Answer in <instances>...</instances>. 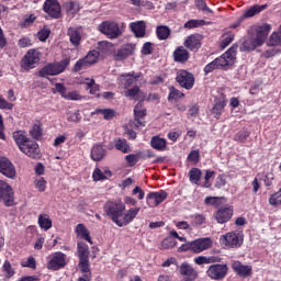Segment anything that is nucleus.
<instances>
[{"label":"nucleus","mask_w":281,"mask_h":281,"mask_svg":"<svg viewBox=\"0 0 281 281\" xmlns=\"http://www.w3.org/2000/svg\"><path fill=\"white\" fill-rule=\"evenodd\" d=\"M150 146L155 150H165L166 149V138L159 136H154L150 140Z\"/></svg>","instance_id":"473e14b6"},{"label":"nucleus","mask_w":281,"mask_h":281,"mask_svg":"<svg viewBox=\"0 0 281 281\" xmlns=\"http://www.w3.org/2000/svg\"><path fill=\"white\" fill-rule=\"evenodd\" d=\"M142 78V74H135V71L131 74L121 75L119 77V83L124 87V89H131L133 85H136L137 80Z\"/></svg>","instance_id":"dca6fc26"},{"label":"nucleus","mask_w":281,"mask_h":281,"mask_svg":"<svg viewBox=\"0 0 281 281\" xmlns=\"http://www.w3.org/2000/svg\"><path fill=\"white\" fill-rule=\"evenodd\" d=\"M249 135H250L249 131L244 128L235 134L234 139L235 142L244 143V142H247V138L249 137Z\"/></svg>","instance_id":"49530a36"},{"label":"nucleus","mask_w":281,"mask_h":281,"mask_svg":"<svg viewBox=\"0 0 281 281\" xmlns=\"http://www.w3.org/2000/svg\"><path fill=\"white\" fill-rule=\"evenodd\" d=\"M192 218V224L195 225L196 227L203 225L205 223V217L201 214H195L191 216Z\"/></svg>","instance_id":"052dcab7"},{"label":"nucleus","mask_w":281,"mask_h":281,"mask_svg":"<svg viewBox=\"0 0 281 281\" xmlns=\"http://www.w3.org/2000/svg\"><path fill=\"white\" fill-rule=\"evenodd\" d=\"M176 81L182 89L190 91L194 87V75L187 70H178L176 76Z\"/></svg>","instance_id":"1a4fd4ad"},{"label":"nucleus","mask_w":281,"mask_h":281,"mask_svg":"<svg viewBox=\"0 0 281 281\" xmlns=\"http://www.w3.org/2000/svg\"><path fill=\"white\" fill-rule=\"evenodd\" d=\"M40 60H41V57L38 56V53L34 49H31L24 56L22 60V67L23 69H26L27 71H30V69H34L36 67V64L40 63Z\"/></svg>","instance_id":"9b49d317"},{"label":"nucleus","mask_w":281,"mask_h":281,"mask_svg":"<svg viewBox=\"0 0 281 281\" xmlns=\"http://www.w3.org/2000/svg\"><path fill=\"white\" fill-rule=\"evenodd\" d=\"M64 99L78 101V100H82V97L79 93H77L76 91H71V92H66Z\"/></svg>","instance_id":"69168bd1"},{"label":"nucleus","mask_w":281,"mask_h":281,"mask_svg":"<svg viewBox=\"0 0 281 281\" xmlns=\"http://www.w3.org/2000/svg\"><path fill=\"white\" fill-rule=\"evenodd\" d=\"M233 216H234V207L231 205H225L220 207L215 213V221H217V223L223 225L224 223H227L228 221H231Z\"/></svg>","instance_id":"ddd939ff"},{"label":"nucleus","mask_w":281,"mask_h":281,"mask_svg":"<svg viewBox=\"0 0 281 281\" xmlns=\"http://www.w3.org/2000/svg\"><path fill=\"white\" fill-rule=\"evenodd\" d=\"M175 245H177V243L175 241V239H172V237H167L162 240L164 249H172Z\"/></svg>","instance_id":"338daca9"},{"label":"nucleus","mask_w":281,"mask_h":281,"mask_svg":"<svg viewBox=\"0 0 281 281\" xmlns=\"http://www.w3.org/2000/svg\"><path fill=\"white\" fill-rule=\"evenodd\" d=\"M44 12L50 15L52 19L60 18V3L57 0H46L44 2Z\"/></svg>","instance_id":"2eb2a0df"},{"label":"nucleus","mask_w":281,"mask_h":281,"mask_svg":"<svg viewBox=\"0 0 281 281\" xmlns=\"http://www.w3.org/2000/svg\"><path fill=\"white\" fill-rule=\"evenodd\" d=\"M183 45L187 49H190V52H196L201 49V37L199 35H190L187 41H184Z\"/></svg>","instance_id":"5701e85b"},{"label":"nucleus","mask_w":281,"mask_h":281,"mask_svg":"<svg viewBox=\"0 0 281 281\" xmlns=\"http://www.w3.org/2000/svg\"><path fill=\"white\" fill-rule=\"evenodd\" d=\"M30 135L31 137H33V139H41L43 135V130L41 128V125L38 124L33 125L32 128L30 130Z\"/></svg>","instance_id":"a18cd8bd"},{"label":"nucleus","mask_w":281,"mask_h":281,"mask_svg":"<svg viewBox=\"0 0 281 281\" xmlns=\"http://www.w3.org/2000/svg\"><path fill=\"white\" fill-rule=\"evenodd\" d=\"M67 120L68 122H80V120H82V116H80V111L68 112Z\"/></svg>","instance_id":"4d7b16f0"},{"label":"nucleus","mask_w":281,"mask_h":281,"mask_svg":"<svg viewBox=\"0 0 281 281\" xmlns=\"http://www.w3.org/2000/svg\"><path fill=\"white\" fill-rule=\"evenodd\" d=\"M90 155L93 161H102L106 155V149L102 145H94Z\"/></svg>","instance_id":"bb28decb"},{"label":"nucleus","mask_w":281,"mask_h":281,"mask_svg":"<svg viewBox=\"0 0 281 281\" xmlns=\"http://www.w3.org/2000/svg\"><path fill=\"white\" fill-rule=\"evenodd\" d=\"M168 199V192L160 190L157 192H149L147 194L146 201L149 207H157L160 203H164Z\"/></svg>","instance_id":"9d476101"},{"label":"nucleus","mask_w":281,"mask_h":281,"mask_svg":"<svg viewBox=\"0 0 281 281\" xmlns=\"http://www.w3.org/2000/svg\"><path fill=\"white\" fill-rule=\"evenodd\" d=\"M234 42V34L229 33V34H225L223 36V40L220 44V47L222 49H225L228 45H231Z\"/></svg>","instance_id":"8fccbe9b"},{"label":"nucleus","mask_w":281,"mask_h":281,"mask_svg":"<svg viewBox=\"0 0 281 281\" xmlns=\"http://www.w3.org/2000/svg\"><path fill=\"white\" fill-rule=\"evenodd\" d=\"M124 210H126V204L122 200L108 201L103 205V216H108L112 223L119 225L120 218L124 216Z\"/></svg>","instance_id":"f03ea898"},{"label":"nucleus","mask_w":281,"mask_h":281,"mask_svg":"<svg viewBox=\"0 0 281 281\" xmlns=\"http://www.w3.org/2000/svg\"><path fill=\"white\" fill-rule=\"evenodd\" d=\"M229 271V267L227 263H213L206 270V276L211 280H225L227 278V272Z\"/></svg>","instance_id":"0eeeda50"},{"label":"nucleus","mask_w":281,"mask_h":281,"mask_svg":"<svg viewBox=\"0 0 281 281\" xmlns=\"http://www.w3.org/2000/svg\"><path fill=\"white\" fill-rule=\"evenodd\" d=\"M87 67L91 66L87 63V59L83 57L75 64L74 71H81V69H87Z\"/></svg>","instance_id":"864d4df0"},{"label":"nucleus","mask_w":281,"mask_h":281,"mask_svg":"<svg viewBox=\"0 0 281 281\" xmlns=\"http://www.w3.org/2000/svg\"><path fill=\"white\" fill-rule=\"evenodd\" d=\"M13 138L15 139V144H18L20 150H22V146H25L27 143H30V138H27L23 132L13 133Z\"/></svg>","instance_id":"72a5a7b5"},{"label":"nucleus","mask_w":281,"mask_h":281,"mask_svg":"<svg viewBox=\"0 0 281 281\" xmlns=\"http://www.w3.org/2000/svg\"><path fill=\"white\" fill-rule=\"evenodd\" d=\"M99 32L108 36V38H119L122 36V30L120 29V24L114 21H104L98 26Z\"/></svg>","instance_id":"423d86ee"},{"label":"nucleus","mask_w":281,"mask_h":281,"mask_svg":"<svg viewBox=\"0 0 281 281\" xmlns=\"http://www.w3.org/2000/svg\"><path fill=\"white\" fill-rule=\"evenodd\" d=\"M34 183L38 192H45V190H47V181L45 180V178L36 179Z\"/></svg>","instance_id":"6e6d98bb"},{"label":"nucleus","mask_w":281,"mask_h":281,"mask_svg":"<svg viewBox=\"0 0 281 281\" xmlns=\"http://www.w3.org/2000/svg\"><path fill=\"white\" fill-rule=\"evenodd\" d=\"M114 147L121 153H131V146L128 145V142H126V139L124 138L114 139Z\"/></svg>","instance_id":"7c9ffc66"},{"label":"nucleus","mask_w":281,"mask_h":281,"mask_svg":"<svg viewBox=\"0 0 281 281\" xmlns=\"http://www.w3.org/2000/svg\"><path fill=\"white\" fill-rule=\"evenodd\" d=\"M68 36H69L70 43L75 47H78V45H80V41L82 37L80 35V32H78V30H76L74 27L68 29Z\"/></svg>","instance_id":"2f4dec72"},{"label":"nucleus","mask_w":281,"mask_h":281,"mask_svg":"<svg viewBox=\"0 0 281 281\" xmlns=\"http://www.w3.org/2000/svg\"><path fill=\"white\" fill-rule=\"evenodd\" d=\"M205 24L206 22L204 20H189L187 23H184V27L187 30H194V27H201Z\"/></svg>","instance_id":"37998d69"},{"label":"nucleus","mask_w":281,"mask_h":281,"mask_svg":"<svg viewBox=\"0 0 281 281\" xmlns=\"http://www.w3.org/2000/svg\"><path fill=\"white\" fill-rule=\"evenodd\" d=\"M76 232H77L78 236L83 238V240H87V243H90V245H93L89 229H87L85 224H78L76 227Z\"/></svg>","instance_id":"c756f323"},{"label":"nucleus","mask_w":281,"mask_h":281,"mask_svg":"<svg viewBox=\"0 0 281 281\" xmlns=\"http://www.w3.org/2000/svg\"><path fill=\"white\" fill-rule=\"evenodd\" d=\"M3 272L5 273V278L10 279L14 276V269H12V265L10 261L5 260L2 266Z\"/></svg>","instance_id":"3c124183"},{"label":"nucleus","mask_w":281,"mask_h":281,"mask_svg":"<svg viewBox=\"0 0 281 281\" xmlns=\"http://www.w3.org/2000/svg\"><path fill=\"white\" fill-rule=\"evenodd\" d=\"M65 8L70 14H76V12L80 11V5L76 2H67Z\"/></svg>","instance_id":"13d9d810"},{"label":"nucleus","mask_w":281,"mask_h":281,"mask_svg":"<svg viewBox=\"0 0 281 281\" xmlns=\"http://www.w3.org/2000/svg\"><path fill=\"white\" fill-rule=\"evenodd\" d=\"M87 67L91 66L87 63V59L83 57L75 64L74 71H81V69H87Z\"/></svg>","instance_id":"5fc2aeb1"},{"label":"nucleus","mask_w":281,"mask_h":281,"mask_svg":"<svg viewBox=\"0 0 281 281\" xmlns=\"http://www.w3.org/2000/svg\"><path fill=\"white\" fill-rule=\"evenodd\" d=\"M79 269L82 271L83 278H91V269L89 268V259H79Z\"/></svg>","instance_id":"ea45409f"},{"label":"nucleus","mask_w":281,"mask_h":281,"mask_svg":"<svg viewBox=\"0 0 281 281\" xmlns=\"http://www.w3.org/2000/svg\"><path fill=\"white\" fill-rule=\"evenodd\" d=\"M156 34L159 41H167V38L170 36V27L157 26Z\"/></svg>","instance_id":"58836bf2"},{"label":"nucleus","mask_w":281,"mask_h":281,"mask_svg":"<svg viewBox=\"0 0 281 281\" xmlns=\"http://www.w3.org/2000/svg\"><path fill=\"white\" fill-rule=\"evenodd\" d=\"M130 30L136 38H144L146 36V22L140 20L130 23Z\"/></svg>","instance_id":"aec40b11"},{"label":"nucleus","mask_w":281,"mask_h":281,"mask_svg":"<svg viewBox=\"0 0 281 281\" xmlns=\"http://www.w3.org/2000/svg\"><path fill=\"white\" fill-rule=\"evenodd\" d=\"M139 93V87L127 88L124 92L125 98H135Z\"/></svg>","instance_id":"680f3d73"},{"label":"nucleus","mask_w":281,"mask_h":281,"mask_svg":"<svg viewBox=\"0 0 281 281\" xmlns=\"http://www.w3.org/2000/svg\"><path fill=\"white\" fill-rule=\"evenodd\" d=\"M189 58H190V53H188V50L183 46H179L173 52V60L176 63H187Z\"/></svg>","instance_id":"a878e982"},{"label":"nucleus","mask_w":281,"mask_h":281,"mask_svg":"<svg viewBox=\"0 0 281 281\" xmlns=\"http://www.w3.org/2000/svg\"><path fill=\"white\" fill-rule=\"evenodd\" d=\"M140 207L130 209L123 216L122 220H119L117 227H126V225L133 223V220L139 214Z\"/></svg>","instance_id":"412c9836"},{"label":"nucleus","mask_w":281,"mask_h":281,"mask_svg":"<svg viewBox=\"0 0 281 281\" xmlns=\"http://www.w3.org/2000/svg\"><path fill=\"white\" fill-rule=\"evenodd\" d=\"M187 159L188 161H191V164L196 165L201 159V153L199 151V149L191 150Z\"/></svg>","instance_id":"09e8293b"},{"label":"nucleus","mask_w":281,"mask_h":281,"mask_svg":"<svg viewBox=\"0 0 281 281\" xmlns=\"http://www.w3.org/2000/svg\"><path fill=\"white\" fill-rule=\"evenodd\" d=\"M212 247V239L210 238H198L191 241V251L193 254H201V251H206Z\"/></svg>","instance_id":"f3484780"},{"label":"nucleus","mask_w":281,"mask_h":281,"mask_svg":"<svg viewBox=\"0 0 281 281\" xmlns=\"http://www.w3.org/2000/svg\"><path fill=\"white\" fill-rule=\"evenodd\" d=\"M83 58L86 59L88 65H95V63H98V58H100V52L90 50Z\"/></svg>","instance_id":"a19ab883"},{"label":"nucleus","mask_w":281,"mask_h":281,"mask_svg":"<svg viewBox=\"0 0 281 281\" xmlns=\"http://www.w3.org/2000/svg\"><path fill=\"white\" fill-rule=\"evenodd\" d=\"M77 249L79 254V260H89V246L82 241H78Z\"/></svg>","instance_id":"f704fd0d"},{"label":"nucleus","mask_w":281,"mask_h":281,"mask_svg":"<svg viewBox=\"0 0 281 281\" xmlns=\"http://www.w3.org/2000/svg\"><path fill=\"white\" fill-rule=\"evenodd\" d=\"M34 21H36V15L34 14L25 15L22 22V27H30V25H32Z\"/></svg>","instance_id":"0e129e2a"},{"label":"nucleus","mask_w":281,"mask_h":281,"mask_svg":"<svg viewBox=\"0 0 281 281\" xmlns=\"http://www.w3.org/2000/svg\"><path fill=\"white\" fill-rule=\"evenodd\" d=\"M37 223H38L41 229H44V232L52 229V218H49L48 215H40Z\"/></svg>","instance_id":"4c0bfd02"},{"label":"nucleus","mask_w":281,"mask_h":281,"mask_svg":"<svg viewBox=\"0 0 281 281\" xmlns=\"http://www.w3.org/2000/svg\"><path fill=\"white\" fill-rule=\"evenodd\" d=\"M225 106H227V101L224 98H218L214 100L212 113L217 120L221 117V115H223Z\"/></svg>","instance_id":"b1692460"},{"label":"nucleus","mask_w":281,"mask_h":281,"mask_svg":"<svg viewBox=\"0 0 281 281\" xmlns=\"http://www.w3.org/2000/svg\"><path fill=\"white\" fill-rule=\"evenodd\" d=\"M87 82V89H89V92L91 93V95H95V93H98V91H100V86L98 83H95L94 79H86Z\"/></svg>","instance_id":"c03bdc74"},{"label":"nucleus","mask_w":281,"mask_h":281,"mask_svg":"<svg viewBox=\"0 0 281 281\" xmlns=\"http://www.w3.org/2000/svg\"><path fill=\"white\" fill-rule=\"evenodd\" d=\"M0 203H3L5 207H14L16 205L14 190L3 180H0Z\"/></svg>","instance_id":"39448f33"},{"label":"nucleus","mask_w":281,"mask_h":281,"mask_svg":"<svg viewBox=\"0 0 281 281\" xmlns=\"http://www.w3.org/2000/svg\"><path fill=\"white\" fill-rule=\"evenodd\" d=\"M270 205H281V188L269 199Z\"/></svg>","instance_id":"bf43d9fd"},{"label":"nucleus","mask_w":281,"mask_h":281,"mask_svg":"<svg viewBox=\"0 0 281 281\" xmlns=\"http://www.w3.org/2000/svg\"><path fill=\"white\" fill-rule=\"evenodd\" d=\"M195 8L203 12V14H206V16L214 15V11L207 7L205 0H195Z\"/></svg>","instance_id":"c9c22d12"},{"label":"nucleus","mask_w":281,"mask_h":281,"mask_svg":"<svg viewBox=\"0 0 281 281\" xmlns=\"http://www.w3.org/2000/svg\"><path fill=\"white\" fill-rule=\"evenodd\" d=\"M190 182L195 183V186H201L202 188H210V179L212 177H190Z\"/></svg>","instance_id":"e433bc0d"},{"label":"nucleus","mask_w":281,"mask_h":281,"mask_svg":"<svg viewBox=\"0 0 281 281\" xmlns=\"http://www.w3.org/2000/svg\"><path fill=\"white\" fill-rule=\"evenodd\" d=\"M125 159L130 166H135L139 161V154H130Z\"/></svg>","instance_id":"e2e57ef3"},{"label":"nucleus","mask_w":281,"mask_h":281,"mask_svg":"<svg viewBox=\"0 0 281 281\" xmlns=\"http://www.w3.org/2000/svg\"><path fill=\"white\" fill-rule=\"evenodd\" d=\"M232 269L239 278H249L252 273L251 266H245L240 261H233Z\"/></svg>","instance_id":"a211bd4d"},{"label":"nucleus","mask_w":281,"mask_h":281,"mask_svg":"<svg viewBox=\"0 0 281 281\" xmlns=\"http://www.w3.org/2000/svg\"><path fill=\"white\" fill-rule=\"evenodd\" d=\"M268 45L270 47H276L281 45V31L273 32L269 38Z\"/></svg>","instance_id":"79ce46f5"},{"label":"nucleus","mask_w":281,"mask_h":281,"mask_svg":"<svg viewBox=\"0 0 281 281\" xmlns=\"http://www.w3.org/2000/svg\"><path fill=\"white\" fill-rule=\"evenodd\" d=\"M69 63H71V59L65 58L61 61L48 64L38 71V76L40 78H47V76H58L59 74H63L67 67H69Z\"/></svg>","instance_id":"7ed1b4c3"},{"label":"nucleus","mask_w":281,"mask_h":281,"mask_svg":"<svg viewBox=\"0 0 281 281\" xmlns=\"http://www.w3.org/2000/svg\"><path fill=\"white\" fill-rule=\"evenodd\" d=\"M183 93L179 90H177L176 88H170V92L168 95V100L172 101V100H179L181 98H183Z\"/></svg>","instance_id":"603ef678"},{"label":"nucleus","mask_w":281,"mask_h":281,"mask_svg":"<svg viewBox=\"0 0 281 281\" xmlns=\"http://www.w3.org/2000/svg\"><path fill=\"white\" fill-rule=\"evenodd\" d=\"M238 47L232 46L222 56L215 58L217 69H229L236 63V52Z\"/></svg>","instance_id":"20e7f679"},{"label":"nucleus","mask_w":281,"mask_h":281,"mask_svg":"<svg viewBox=\"0 0 281 281\" xmlns=\"http://www.w3.org/2000/svg\"><path fill=\"white\" fill-rule=\"evenodd\" d=\"M67 265L65 261V254L63 252H55L47 262V269L50 271H58L63 269Z\"/></svg>","instance_id":"f8f14e48"},{"label":"nucleus","mask_w":281,"mask_h":281,"mask_svg":"<svg viewBox=\"0 0 281 281\" xmlns=\"http://www.w3.org/2000/svg\"><path fill=\"white\" fill-rule=\"evenodd\" d=\"M221 245L232 249H237L243 246V235L236 233H227L220 237Z\"/></svg>","instance_id":"6e6552de"},{"label":"nucleus","mask_w":281,"mask_h":281,"mask_svg":"<svg viewBox=\"0 0 281 281\" xmlns=\"http://www.w3.org/2000/svg\"><path fill=\"white\" fill-rule=\"evenodd\" d=\"M180 274L184 276V279L190 280H196V278H199V272H196V270H194V268L188 262L181 263Z\"/></svg>","instance_id":"4be33fe9"},{"label":"nucleus","mask_w":281,"mask_h":281,"mask_svg":"<svg viewBox=\"0 0 281 281\" xmlns=\"http://www.w3.org/2000/svg\"><path fill=\"white\" fill-rule=\"evenodd\" d=\"M95 113L103 115L104 120H113L115 117V111L112 109L95 110Z\"/></svg>","instance_id":"de8ad7c7"},{"label":"nucleus","mask_w":281,"mask_h":281,"mask_svg":"<svg viewBox=\"0 0 281 281\" xmlns=\"http://www.w3.org/2000/svg\"><path fill=\"white\" fill-rule=\"evenodd\" d=\"M212 182L214 183V187L218 189L223 188L227 183L223 177L213 178Z\"/></svg>","instance_id":"774afa93"},{"label":"nucleus","mask_w":281,"mask_h":281,"mask_svg":"<svg viewBox=\"0 0 281 281\" xmlns=\"http://www.w3.org/2000/svg\"><path fill=\"white\" fill-rule=\"evenodd\" d=\"M262 10H267V4H262V5L255 4L245 11L243 19H251V16H256V14H260Z\"/></svg>","instance_id":"cd10ccee"},{"label":"nucleus","mask_w":281,"mask_h":281,"mask_svg":"<svg viewBox=\"0 0 281 281\" xmlns=\"http://www.w3.org/2000/svg\"><path fill=\"white\" fill-rule=\"evenodd\" d=\"M0 172L4 177L16 176V169L14 168V165H12V161H10L8 158H0Z\"/></svg>","instance_id":"6ab92c4d"},{"label":"nucleus","mask_w":281,"mask_h":281,"mask_svg":"<svg viewBox=\"0 0 281 281\" xmlns=\"http://www.w3.org/2000/svg\"><path fill=\"white\" fill-rule=\"evenodd\" d=\"M270 32L271 24L268 23L251 26L248 30L249 37L241 44V52H254L257 47H262Z\"/></svg>","instance_id":"f257e3e1"},{"label":"nucleus","mask_w":281,"mask_h":281,"mask_svg":"<svg viewBox=\"0 0 281 281\" xmlns=\"http://www.w3.org/2000/svg\"><path fill=\"white\" fill-rule=\"evenodd\" d=\"M131 54H133V46L125 45L122 48L114 52L113 58H114V60H119V61L126 60V58H128V56H131Z\"/></svg>","instance_id":"393cba45"},{"label":"nucleus","mask_w":281,"mask_h":281,"mask_svg":"<svg viewBox=\"0 0 281 281\" xmlns=\"http://www.w3.org/2000/svg\"><path fill=\"white\" fill-rule=\"evenodd\" d=\"M134 115L136 117V125L137 126H144V123H142V117H146V108H144V104L139 102L135 108H134Z\"/></svg>","instance_id":"c85d7f7f"},{"label":"nucleus","mask_w":281,"mask_h":281,"mask_svg":"<svg viewBox=\"0 0 281 281\" xmlns=\"http://www.w3.org/2000/svg\"><path fill=\"white\" fill-rule=\"evenodd\" d=\"M22 153L32 159H41V148L38 143L30 140L26 145L22 146Z\"/></svg>","instance_id":"4468645a"}]
</instances>
